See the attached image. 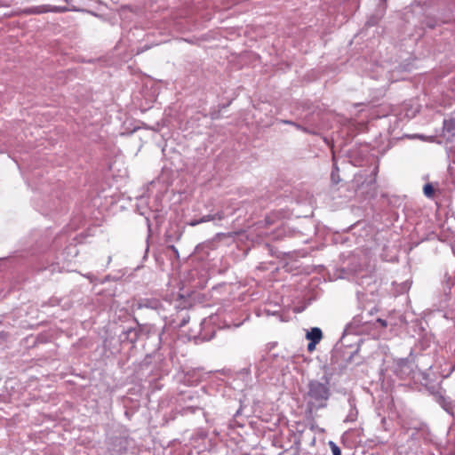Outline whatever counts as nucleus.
Here are the masks:
<instances>
[{"instance_id": "nucleus-1", "label": "nucleus", "mask_w": 455, "mask_h": 455, "mask_svg": "<svg viewBox=\"0 0 455 455\" xmlns=\"http://www.w3.org/2000/svg\"><path fill=\"white\" fill-rule=\"evenodd\" d=\"M330 390L326 384L312 380L308 385V403L313 407H323L329 399Z\"/></svg>"}, {"instance_id": "nucleus-2", "label": "nucleus", "mask_w": 455, "mask_h": 455, "mask_svg": "<svg viewBox=\"0 0 455 455\" xmlns=\"http://www.w3.org/2000/svg\"><path fill=\"white\" fill-rule=\"evenodd\" d=\"M322 337H323L322 331L317 327L312 328L307 333V339L315 343H319L320 340L322 339Z\"/></svg>"}, {"instance_id": "nucleus-3", "label": "nucleus", "mask_w": 455, "mask_h": 455, "mask_svg": "<svg viewBox=\"0 0 455 455\" xmlns=\"http://www.w3.org/2000/svg\"><path fill=\"white\" fill-rule=\"evenodd\" d=\"M223 217H224L223 212H217L215 214H208V215L202 217L200 219V221H201V223H204V222L212 221L214 220H220L223 219Z\"/></svg>"}, {"instance_id": "nucleus-4", "label": "nucleus", "mask_w": 455, "mask_h": 455, "mask_svg": "<svg viewBox=\"0 0 455 455\" xmlns=\"http://www.w3.org/2000/svg\"><path fill=\"white\" fill-rule=\"evenodd\" d=\"M443 129L451 135H455V121L452 119L444 121Z\"/></svg>"}, {"instance_id": "nucleus-5", "label": "nucleus", "mask_w": 455, "mask_h": 455, "mask_svg": "<svg viewBox=\"0 0 455 455\" xmlns=\"http://www.w3.org/2000/svg\"><path fill=\"white\" fill-rule=\"evenodd\" d=\"M423 192L426 196L432 197L434 195V188L433 186L429 183L426 184L423 188Z\"/></svg>"}, {"instance_id": "nucleus-6", "label": "nucleus", "mask_w": 455, "mask_h": 455, "mask_svg": "<svg viewBox=\"0 0 455 455\" xmlns=\"http://www.w3.org/2000/svg\"><path fill=\"white\" fill-rule=\"evenodd\" d=\"M60 11H62V9H60L59 7H53L51 9L40 8V9H36V11L35 12L41 13V12H60Z\"/></svg>"}, {"instance_id": "nucleus-7", "label": "nucleus", "mask_w": 455, "mask_h": 455, "mask_svg": "<svg viewBox=\"0 0 455 455\" xmlns=\"http://www.w3.org/2000/svg\"><path fill=\"white\" fill-rule=\"evenodd\" d=\"M284 123L291 124L294 125L298 130L303 131L304 132H309V131L307 129L301 127L299 124H294L291 122H287V121H284Z\"/></svg>"}, {"instance_id": "nucleus-8", "label": "nucleus", "mask_w": 455, "mask_h": 455, "mask_svg": "<svg viewBox=\"0 0 455 455\" xmlns=\"http://www.w3.org/2000/svg\"><path fill=\"white\" fill-rule=\"evenodd\" d=\"M332 453L333 455H340V450L338 446H336L335 444L332 445Z\"/></svg>"}, {"instance_id": "nucleus-9", "label": "nucleus", "mask_w": 455, "mask_h": 455, "mask_svg": "<svg viewBox=\"0 0 455 455\" xmlns=\"http://www.w3.org/2000/svg\"><path fill=\"white\" fill-rule=\"evenodd\" d=\"M198 224H201L200 219L199 220H193L188 222V225L191 226V227H195V226H196Z\"/></svg>"}, {"instance_id": "nucleus-10", "label": "nucleus", "mask_w": 455, "mask_h": 455, "mask_svg": "<svg viewBox=\"0 0 455 455\" xmlns=\"http://www.w3.org/2000/svg\"><path fill=\"white\" fill-rule=\"evenodd\" d=\"M316 344H317V343H315V342L311 341V342H310V343H308V345H307V349H308L309 351H313V350L315 349V345H316Z\"/></svg>"}]
</instances>
